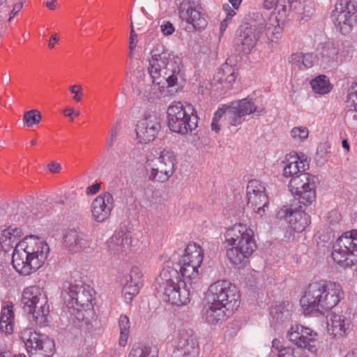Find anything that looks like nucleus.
Instances as JSON below:
<instances>
[{"mask_svg":"<svg viewBox=\"0 0 357 357\" xmlns=\"http://www.w3.org/2000/svg\"><path fill=\"white\" fill-rule=\"evenodd\" d=\"M225 242L231 246L227 248V257L238 268L245 266L246 259L257 248L253 230L243 224L229 228L225 234Z\"/></svg>","mask_w":357,"mask_h":357,"instance_id":"0eeeda50","label":"nucleus"},{"mask_svg":"<svg viewBox=\"0 0 357 357\" xmlns=\"http://www.w3.org/2000/svg\"><path fill=\"white\" fill-rule=\"evenodd\" d=\"M63 239L64 246L70 251L76 252L93 248L92 241L86 235L75 229L68 230Z\"/></svg>","mask_w":357,"mask_h":357,"instance_id":"412c9836","label":"nucleus"},{"mask_svg":"<svg viewBox=\"0 0 357 357\" xmlns=\"http://www.w3.org/2000/svg\"><path fill=\"white\" fill-rule=\"evenodd\" d=\"M106 244L110 252L117 255L126 252L130 247L131 236L123 231H119L107 241Z\"/></svg>","mask_w":357,"mask_h":357,"instance_id":"5701e85b","label":"nucleus"},{"mask_svg":"<svg viewBox=\"0 0 357 357\" xmlns=\"http://www.w3.org/2000/svg\"><path fill=\"white\" fill-rule=\"evenodd\" d=\"M188 24H192L195 29H204L207 24L199 9H196L195 11H193L192 18Z\"/></svg>","mask_w":357,"mask_h":357,"instance_id":"58836bf2","label":"nucleus"},{"mask_svg":"<svg viewBox=\"0 0 357 357\" xmlns=\"http://www.w3.org/2000/svg\"><path fill=\"white\" fill-rule=\"evenodd\" d=\"M283 164V175L291 178L289 188L291 195L303 206L311 205L316 199L317 178L305 172V165L298 155H290Z\"/></svg>","mask_w":357,"mask_h":357,"instance_id":"423d86ee","label":"nucleus"},{"mask_svg":"<svg viewBox=\"0 0 357 357\" xmlns=\"http://www.w3.org/2000/svg\"><path fill=\"white\" fill-rule=\"evenodd\" d=\"M339 49L333 42H326L320 44L317 48V56L321 63L330 66L333 63L337 62Z\"/></svg>","mask_w":357,"mask_h":357,"instance_id":"393cba45","label":"nucleus"},{"mask_svg":"<svg viewBox=\"0 0 357 357\" xmlns=\"http://www.w3.org/2000/svg\"><path fill=\"white\" fill-rule=\"evenodd\" d=\"M342 298L340 284L320 280L308 285L301 298V305L305 315L318 316L335 307Z\"/></svg>","mask_w":357,"mask_h":357,"instance_id":"39448f33","label":"nucleus"},{"mask_svg":"<svg viewBox=\"0 0 357 357\" xmlns=\"http://www.w3.org/2000/svg\"><path fill=\"white\" fill-rule=\"evenodd\" d=\"M63 113L67 116L70 117L74 114V109L73 108H66Z\"/></svg>","mask_w":357,"mask_h":357,"instance_id":"0e129e2a","label":"nucleus"},{"mask_svg":"<svg viewBox=\"0 0 357 357\" xmlns=\"http://www.w3.org/2000/svg\"><path fill=\"white\" fill-rule=\"evenodd\" d=\"M264 7L268 10L275 8L281 17L287 16V5L284 4V0H264Z\"/></svg>","mask_w":357,"mask_h":357,"instance_id":"72a5a7b5","label":"nucleus"},{"mask_svg":"<svg viewBox=\"0 0 357 357\" xmlns=\"http://www.w3.org/2000/svg\"><path fill=\"white\" fill-rule=\"evenodd\" d=\"M0 357H25V354H19L13 355L10 351H3L0 353Z\"/></svg>","mask_w":357,"mask_h":357,"instance_id":"4d7b16f0","label":"nucleus"},{"mask_svg":"<svg viewBox=\"0 0 357 357\" xmlns=\"http://www.w3.org/2000/svg\"><path fill=\"white\" fill-rule=\"evenodd\" d=\"M344 357H357V349L348 351Z\"/></svg>","mask_w":357,"mask_h":357,"instance_id":"e2e57ef3","label":"nucleus"},{"mask_svg":"<svg viewBox=\"0 0 357 357\" xmlns=\"http://www.w3.org/2000/svg\"><path fill=\"white\" fill-rule=\"evenodd\" d=\"M303 68H311L314 64V58L311 54H303Z\"/></svg>","mask_w":357,"mask_h":357,"instance_id":"3c124183","label":"nucleus"},{"mask_svg":"<svg viewBox=\"0 0 357 357\" xmlns=\"http://www.w3.org/2000/svg\"><path fill=\"white\" fill-rule=\"evenodd\" d=\"M313 91L319 94L328 93L331 90V85L325 75H319L310 82Z\"/></svg>","mask_w":357,"mask_h":357,"instance_id":"c756f323","label":"nucleus"},{"mask_svg":"<svg viewBox=\"0 0 357 357\" xmlns=\"http://www.w3.org/2000/svg\"><path fill=\"white\" fill-rule=\"evenodd\" d=\"M128 357H158V351L155 348L135 345L132 348Z\"/></svg>","mask_w":357,"mask_h":357,"instance_id":"473e14b6","label":"nucleus"},{"mask_svg":"<svg viewBox=\"0 0 357 357\" xmlns=\"http://www.w3.org/2000/svg\"><path fill=\"white\" fill-rule=\"evenodd\" d=\"M259 22L257 25L241 26L236 32L234 43L236 50L239 52L249 53L255 47L259 40L260 34L263 31L268 40L272 42L276 41L280 36L282 27L279 23V20L275 15H271L265 21Z\"/></svg>","mask_w":357,"mask_h":357,"instance_id":"6e6552de","label":"nucleus"},{"mask_svg":"<svg viewBox=\"0 0 357 357\" xmlns=\"http://www.w3.org/2000/svg\"><path fill=\"white\" fill-rule=\"evenodd\" d=\"M160 29L165 36L172 35L174 32V26L169 22H166L161 24Z\"/></svg>","mask_w":357,"mask_h":357,"instance_id":"8fccbe9b","label":"nucleus"},{"mask_svg":"<svg viewBox=\"0 0 357 357\" xmlns=\"http://www.w3.org/2000/svg\"><path fill=\"white\" fill-rule=\"evenodd\" d=\"M196 8L190 2L183 3L179 8L180 18L189 23L192 18L193 11L196 10Z\"/></svg>","mask_w":357,"mask_h":357,"instance_id":"c9c22d12","label":"nucleus"},{"mask_svg":"<svg viewBox=\"0 0 357 357\" xmlns=\"http://www.w3.org/2000/svg\"><path fill=\"white\" fill-rule=\"evenodd\" d=\"M332 18L335 26L343 35H347L352 30L357 17V8L352 1H346L344 4L337 5L332 12Z\"/></svg>","mask_w":357,"mask_h":357,"instance_id":"dca6fc26","label":"nucleus"},{"mask_svg":"<svg viewBox=\"0 0 357 357\" xmlns=\"http://www.w3.org/2000/svg\"><path fill=\"white\" fill-rule=\"evenodd\" d=\"M128 56L130 59H132L133 57V51L129 50Z\"/></svg>","mask_w":357,"mask_h":357,"instance_id":"774afa93","label":"nucleus"},{"mask_svg":"<svg viewBox=\"0 0 357 357\" xmlns=\"http://www.w3.org/2000/svg\"><path fill=\"white\" fill-rule=\"evenodd\" d=\"M121 130V121H118L116 123L112 126L109 135L107 139L106 142V147L107 149H109L114 144L115 140L116 139L119 132Z\"/></svg>","mask_w":357,"mask_h":357,"instance_id":"a19ab883","label":"nucleus"},{"mask_svg":"<svg viewBox=\"0 0 357 357\" xmlns=\"http://www.w3.org/2000/svg\"><path fill=\"white\" fill-rule=\"evenodd\" d=\"M342 147L344 149H345L347 151L349 150V145L347 140H346V139L342 140Z\"/></svg>","mask_w":357,"mask_h":357,"instance_id":"338daca9","label":"nucleus"},{"mask_svg":"<svg viewBox=\"0 0 357 357\" xmlns=\"http://www.w3.org/2000/svg\"><path fill=\"white\" fill-rule=\"evenodd\" d=\"M29 357H50L54 353V343L47 336L25 328L20 333Z\"/></svg>","mask_w":357,"mask_h":357,"instance_id":"4468645a","label":"nucleus"},{"mask_svg":"<svg viewBox=\"0 0 357 357\" xmlns=\"http://www.w3.org/2000/svg\"><path fill=\"white\" fill-rule=\"evenodd\" d=\"M120 329L119 344L122 347L126 345L130 334V323L126 315H121L119 319Z\"/></svg>","mask_w":357,"mask_h":357,"instance_id":"2f4dec72","label":"nucleus"},{"mask_svg":"<svg viewBox=\"0 0 357 357\" xmlns=\"http://www.w3.org/2000/svg\"><path fill=\"white\" fill-rule=\"evenodd\" d=\"M309 131L307 128L305 127H295L291 131V137L297 140H303L308 137Z\"/></svg>","mask_w":357,"mask_h":357,"instance_id":"37998d69","label":"nucleus"},{"mask_svg":"<svg viewBox=\"0 0 357 357\" xmlns=\"http://www.w3.org/2000/svg\"><path fill=\"white\" fill-rule=\"evenodd\" d=\"M56 3H57V0H51L50 1L45 2V5L50 10H54L56 8Z\"/></svg>","mask_w":357,"mask_h":357,"instance_id":"13d9d810","label":"nucleus"},{"mask_svg":"<svg viewBox=\"0 0 357 357\" xmlns=\"http://www.w3.org/2000/svg\"><path fill=\"white\" fill-rule=\"evenodd\" d=\"M93 290L89 285L84 284L82 282L72 284L68 283L63 286L62 296L68 308L70 315L75 314L77 319L80 320L84 317L82 310L77 307H89L91 305L93 299Z\"/></svg>","mask_w":357,"mask_h":357,"instance_id":"9b49d317","label":"nucleus"},{"mask_svg":"<svg viewBox=\"0 0 357 357\" xmlns=\"http://www.w3.org/2000/svg\"><path fill=\"white\" fill-rule=\"evenodd\" d=\"M303 53L292 54L289 58V62L298 67L299 69L303 70V60L302 59Z\"/></svg>","mask_w":357,"mask_h":357,"instance_id":"49530a36","label":"nucleus"},{"mask_svg":"<svg viewBox=\"0 0 357 357\" xmlns=\"http://www.w3.org/2000/svg\"><path fill=\"white\" fill-rule=\"evenodd\" d=\"M211 129L212 130L218 132L220 130V126L218 123V121H215L214 119L212 120L211 123Z\"/></svg>","mask_w":357,"mask_h":357,"instance_id":"052dcab7","label":"nucleus"},{"mask_svg":"<svg viewBox=\"0 0 357 357\" xmlns=\"http://www.w3.org/2000/svg\"><path fill=\"white\" fill-rule=\"evenodd\" d=\"M223 9L227 12V17L220 24V31L222 32L227 27V20H230L231 18L235 15V12L230 9V6L228 4L223 5Z\"/></svg>","mask_w":357,"mask_h":357,"instance_id":"a18cd8bd","label":"nucleus"},{"mask_svg":"<svg viewBox=\"0 0 357 357\" xmlns=\"http://www.w3.org/2000/svg\"><path fill=\"white\" fill-rule=\"evenodd\" d=\"M149 59V76L139 72L135 89L147 98L157 96L158 91L162 93L167 88L170 94L172 89L176 92L185 81V70L182 59L164 46L155 47Z\"/></svg>","mask_w":357,"mask_h":357,"instance_id":"f03ea898","label":"nucleus"},{"mask_svg":"<svg viewBox=\"0 0 357 357\" xmlns=\"http://www.w3.org/2000/svg\"><path fill=\"white\" fill-rule=\"evenodd\" d=\"M100 183H96L88 187L86 192L88 194L94 195L100 190Z\"/></svg>","mask_w":357,"mask_h":357,"instance_id":"6e6d98bb","label":"nucleus"},{"mask_svg":"<svg viewBox=\"0 0 357 357\" xmlns=\"http://www.w3.org/2000/svg\"><path fill=\"white\" fill-rule=\"evenodd\" d=\"M176 168V156L173 151L163 149L157 157L148 160L146 174L149 180L164 183L174 174Z\"/></svg>","mask_w":357,"mask_h":357,"instance_id":"ddd939ff","label":"nucleus"},{"mask_svg":"<svg viewBox=\"0 0 357 357\" xmlns=\"http://www.w3.org/2000/svg\"><path fill=\"white\" fill-rule=\"evenodd\" d=\"M332 257L342 267L357 264V230L347 231L340 236L333 246Z\"/></svg>","mask_w":357,"mask_h":357,"instance_id":"f8f14e48","label":"nucleus"},{"mask_svg":"<svg viewBox=\"0 0 357 357\" xmlns=\"http://www.w3.org/2000/svg\"><path fill=\"white\" fill-rule=\"evenodd\" d=\"M14 313L12 306L4 307L0 317V331L8 334L13 331Z\"/></svg>","mask_w":357,"mask_h":357,"instance_id":"c85d7f7f","label":"nucleus"},{"mask_svg":"<svg viewBox=\"0 0 357 357\" xmlns=\"http://www.w3.org/2000/svg\"><path fill=\"white\" fill-rule=\"evenodd\" d=\"M301 0H284V4L287 5V10H291L296 3H298Z\"/></svg>","mask_w":357,"mask_h":357,"instance_id":"bf43d9fd","label":"nucleus"},{"mask_svg":"<svg viewBox=\"0 0 357 357\" xmlns=\"http://www.w3.org/2000/svg\"><path fill=\"white\" fill-rule=\"evenodd\" d=\"M114 208V199L109 192L98 195L92 203V215L97 222H102L107 220Z\"/></svg>","mask_w":357,"mask_h":357,"instance_id":"aec40b11","label":"nucleus"},{"mask_svg":"<svg viewBox=\"0 0 357 357\" xmlns=\"http://www.w3.org/2000/svg\"><path fill=\"white\" fill-rule=\"evenodd\" d=\"M313 11L314 6L312 2L310 0H303V1H300L298 3H296L291 10H288L287 16L292 13L298 20L307 21L312 15Z\"/></svg>","mask_w":357,"mask_h":357,"instance_id":"bb28decb","label":"nucleus"},{"mask_svg":"<svg viewBox=\"0 0 357 357\" xmlns=\"http://www.w3.org/2000/svg\"><path fill=\"white\" fill-rule=\"evenodd\" d=\"M141 287L142 285L129 282H126L123 289L124 298L126 302H130L132 300L133 297L139 293V290Z\"/></svg>","mask_w":357,"mask_h":357,"instance_id":"4c0bfd02","label":"nucleus"},{"mask_svg":"<svg viewBox=\"0 0 357 357\" xmlns=\"http://www.w3.org/2000/svg\"><path fill=\"white\" fill-rule=\"evenodd\" d=\"M265 187L257 180L250 181L247 186L248 206L259 217H262L268 208V199Z\"/></svg>","mask_w":357,"mask_h":357,"instance_id":"a211bd4d","label":"nucleus"},{"mask_svg":"<svg viewBox=\"0 0 357 357\" xmlns=\"http://www.w3.org/2000/svg\"><path fill=\"white\" fill-rule=\"evenodd\" d=\"M203 250L196 243L187 245L177 264L164 268L158 280V291L167 302L181 306L190 302V289L197 287L199 271L203 261Z\"/></svg>","mask_w":357,"mask_h":357,"instance_id":"f257e3e1","label":"nucleus"},{"mask_svg":"<svg viewBox=\"0 0 357 357\" xmlns=\"http://www.w3.org/2000/svg\"><path fill=\"white\" fill-rule=\"evenodd\" d=\"M252 113L260 115L264 113V109L258 110L251 99L245 98L237 102H233L226 108L218 109L214 114L213 119L219 122L225 116L228 123L231 126H238L242 123V117Z\"/></svg>","mask_w":357,"mask_h":357,"instance_id":"2eb2a0df","label":"nucleus"},{"mask_svg":"<svg viewBox=\"0 0 357 357\" xmlns=\"http://www.w3.org/2000/svg\"><path fill=\"white\" fill-rule=\"evenodd\" d=\"M167 115L168 126L174 132L185 135L197 127L198 116L190 105L174 102L168 107Z\"/></svg>","mask_w":357,"mask_h":357,"instance_id":"9d476101","label":"nucleus"},{"mask_svg":"<svg viewBox=\"0 0 357 357\" xmlns=\"http://www.w3.org/2000/svg\"><path fill=\"white\" fill-rule=\"evenodd\" d=\"M218 82L232 84L235 82V70L233 67L228 63H224L220 70L217 73Z\"/></svg>","mask_w":357,"mask_h":357,"instance_id":"7c9ffc66","label":"nucleus"},{"mask_svg":"<svg viewBox=\"0 0 357 357\" xmlns=\"http://www.w3.org/2000/svg\"><path fill=\"white\" fill-rule=\"evenodd\" d=\"M346 108L357 109V84L353 87L352 91L347 96Z\"/></svg>","mask_w":357,"mask_h":357,"instance_id":"c03bdc74","label":"nucleus"},{"mask_svg":"<svg viewBox=\"0 0 357 357\" xmlns=\"http://www.w3.org/2000/svg\"><path fill=\"white\" fill-rule=\"evenodd\" d=\"M52 40H54V41H57L58 40V37L56 36V35L52 36V37L50 38V40L49 44H48V46L50 48H53L54 47V43H52Z\"/></svg>","mask_w":357,"mask_h":357,"instance_id":"69168bd1","label":"nucleus"},{"mask_svg":"<svg viewBox=\"0 0 357 357\" xmlns=\"http://www.w3.org/2000/svg\"><path fill=\"white\" fill-rule=\"evenodd\" d=\"M41 119V114L37 109H31L26 112L23 116V121L29 128L32 127L35 124H38Z\"/></svg>","mask_w":357,"mask_h":357,"instance_id":"f704fd0d","label":"nucleus"},{"mask_svg":"<svg viewBox=\"0 0 357 357\" xmlns=\"http://www.w3.org/2000/svg\"><path fill=\"white\" fill-rule=\"evenodd\" d=\"M199 348L196 339L192 334H181L177 347L174 350L172 357H198Z\"/></svg>","mask_w":357,"mask_h":357,"instance_id":"4be33fe9","label":"nucleus"},{"mask_svg":"<svg viewBox=\"0 0 357 357\" xmlns=\"http://www.w3.org/2000/svg\"><path fill=\"white\" fill-rule=\"evenodd\" d=\"M235 9H238L242 0H228Z\"/></svg>","mask_w":357,"mask_h":357,"instance_id":"680f3d73","label":"nucleus"},{"mask_svg":"<svg viewBox=\"0 0 357 357\" xmlns=\"http://www.w3.org/2000/svg\"><path fill=\"white\" fill-rule=\"evenodd\" d=\"M299 208H294V213H291L289 220L291 227L296 232H301L310 223V217Z\"/></svg>","mask_w":357,"mask_h":357,"instance_id":"a878e982","label":"nucleus"},{"mask_svg":"<svg viewBox=\"0 0 357 357\" xmlns=\"http://www.w3.org/2000/svg\"><path fill=\"white\" fill-rule=\"evenodd\" d=\"M272 354L274 357H282L287 351H295V349L290 347H284L282 343L278 339L272 341Z\"/></svg>","mask_w":357,"mask_h":357,"instance_id":"e433bc0d","label":"nucleus"},{"mask_svg":"<svg viewBox=\"0 0 357 357\" xmlns=\"http://www.w3.org/2000/svg\"><path fill=\"white\" fill-rule=\"evenodd\" d=\"M344 114V121L347 125L354 128L357 127V109L346 108Z\"/></svg>","mask_w":357,"mask_h":357,"instance_id":"ea45409f","label":"nucleus"},{"mask_svg":"<svg viewBox=\"0 0 357 357\" xmlns=\"http://www.w3.org/2000/svg\"><path fill=\"white\" fill-rule=\"evenodd\" d=\"M294 208H292L291 207H284L281 208L278 212L277 213V218L282 220V219H288V220L290 218V215L291 213H294Z\"/></svg>","mask_w":357,"mask_h":357,"instance_id":"de8ad7c7","label":"nucleus"},{"mask_svg":"<svg viewBox=\"0 0 357 357\" xmlns=\"http://www.w3.org/2000/svg\"><path fill=\"white\" fill-rule=\"evenodd\" d=\"M137 34L134 29H132V31L130 32L129 37V50L133 51L135 49L137 46Z\"/></svg>","mask_w":357,"mask_h":357,"instance_id":"603ef678","label":"nucleus"},{"mask_svg":"<svg viewBox=\"0 0 357 357\" xmlns=\"http://www.w3.org/2000/svg\"><path fill=\"white\" fill-rule=\"evenodd\" d=\"M70 91L74 94L73 100L76 102H79L82 99V87L79 84L70 86L69 88Z\"/></svg>","mask_w":357,"mask_h":357,"instance_id":"09e8293b","label":"nucleus"},{"mask_svg":"<svg viewBox=\"0 0 357 357\" xmlns=\"http://www.w3.org/2000/svg\"><path fill=\"white\" fill-rule=\"evenodd\" d=\"M47 168L51 173H59L61 171L62 167L58 162H51L47 165Z\"/></svg>","mask_w":357,"mask_h":357,"instance_id":"864d4df0","label":"nucleus"},{"mask_svg":"<svg viewBox=\"0 0 357 357\" xmlns=\"http://www.w3.org/2000/svg\"><path fill=\"white\" fill-rule=\"evenodd\" d=\"M270 321L275 326L280 325L290 318V312L284 305H279L270 309Z\"/></svg>","mask_w":357,"mask_h":357,"instance_id":"cd10ccee","label":"nucleus"},{"mask_svg":"<svg viewBox=\"0 0 357 357\" xmlns=\"http://www.w3.org/2000/svg\"><path fill=\"white\" fill-rule=\"evenodd\" d=\"M22 303L24 312L32 315L37 325L43 326L47 322L49 305L45 292L38 286L25 289L22 294Z\"/></svg>","mask_w":357,"mask_h":357,"instance_id":"1a4fd4ad","label":"nucleus"},{"mask_svg":"<svg viewBox=\"0 0 357 357\" xmlns=\"http://www.w3.org/2000/svg\"><path fill=\"white\" fill-rule=\"evenodd\" d=\"M240 305V295L236 287L227 280H218L212 284L206 294L203 318L211 324L224 321L228 313Z\"/></svg>","mask_w":357,"mask_h":357,"instance_id":"20e7f679","label":"nucleus"},{"mask_svg":"<svg viewBox=\"0 0 357 357\" xmlns=\"http://www.w3.org/2000/svg\"><path fill=\"white\" fill-rule=\"evenodd\" d=\"M287 336L298 348L307 349L311 353L317 351L318 334L311 328L301 324H294L288 330Z\"/></svg>","mask_w":357,"mask_h":357,"instance_id":"f3484780","label":"nucleus"},{"mask_svg":"<svg viewBox=\"0 0 357 357\" xmlns=\"http://www.w3.org/2000/svg\"><path fill=\"white\" fill-rule=\"evenodd\" d=\"M161 128L160 120L156 114H146L137 124V139L142 144L153 141Z\"/></svg>","mask_w":357,"mask_h":357,"instance_id":"6ab92c4d","label":"nucleus"},{"mask_svg":"<svg viewBox=\"0 0 357 357\" xmlns=\"http://www.w3.org/2000/svg\"><path fill=\"white\" fill-rule=\"evenodd\" d=\"M22 6H23V4H22V3H20V2L17 3L13 6V8L9 14L10 15V17L8 19L9 21H10L11 19L13 18L17 15V13L22 9Z\"/></svg>","mask_w":357,"mask_h":357,"instance_id":"5fc2aeb1","label":"nucleus"},{"mask_svg":"<svg viewBox=\"0 0 357 357\" xmlns=\"http://www.w3.org/2000/svg\"><path fill=\"white\" fill-rule=\"evenodd\" d=\"M21 235L20 229L8 227L0 234V245L2 250L7 252L15 244L12 257L13 266L21 275H28L43 265L50 248L45 241L34 236H26L17 243Z\"/></svg>","mask_w":357,"mask_h":357,"instance_id":"7ed1b4c3","label":"nucleus"},{"mask_svg":"<svg viewBox=\"0 0 357 357\" xmlns=\"http://www.w3.org/2000/svg\"><path fill=\"white\" fill-rule=\"evenodd\" d=\"M142 273L138 267H133L130 272V279L127 282L142 286Z\"/></svg>","mask_w":357,"mask_h":357,"instance_id":"79ce46f5","label":"nucleus"},{"mask_svg":"<svg viewBox=\"0 0 357 357\" xmlns=\"http://www.w3.org/2000/svg\"><path fill=\"white\" fill-rule=\"evenodd\" d=\"M350 326V321L344 316L332 314L327 321V330L333 337H343Z\"/></svg>","mask_w":357,"mask_h":357,"instance_id":"b1692460","label":"nucleus"}]
</instances>
